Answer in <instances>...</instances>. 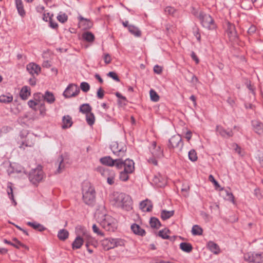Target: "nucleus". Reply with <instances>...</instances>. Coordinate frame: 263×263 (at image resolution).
<instances>
[{"label":"nucleus","mask_w":263,"mask_h":263,"mask_svg":"<svg viewBox=\"0 0 263 263\" xmlns=\"http://www.w3.org/2000/svg\"><path fill=\"white\" fill-rule=\"evenodd\" d=\"M82 199L87 205H92L96 200V192L94 187L87 182L84 184L82 188Z\"/></svg>","instance_id":"obj_1"},{"label":"nucleus","mask_w":263,"mask_h":263,"mask_svg":"<svg viewBox=\"0 0 263 263\" xmlns=\"http://www.w3.org/2000/svg\"><path fill=\"white\" fill-rule=\"evenodd\" d=\"M98 221L105 230L114 232L117 228V220L109 215H101L97 217Z\"/></svg>","instance_id":"obj_2"},{"label":"nucleus","mask_w":263,"mask_h":263,"mask_svg":"<svg viewBox=\"0 0 263 263\" xmlns=\"http://www.w3.org/2000/svg\"><path fill=\"white\" fill-rule=\"evenodd\" d=\"M115 199L118 206L127 211L132 209V201L129 195L123 193H117Z\"/></svg>","instance_id":"obj_3"},{"label":"nucleus","mask_w":263,"mask_h":263,"mask_svg":"<svg viewBox=\"0 0 263 263\" xmlns=\"http://www.w3.org/2000/svg\"><path fill=\"white\" fill-rule=\"evenodd\" d=\"M151 152L152 155V157L148 159L149 163H152L155 165H157V159L162 158L163 156V151L161 149L159 146H157L155 142H153L151 147Z\"/></svg>","instance_id":"obj_4"},{"label":"nucleus","mask_w":263,"mask_h":263,"mask_svg":"<svg viewBox=\"0 0 263 263\" xmlns=\"http://www.w3.org/2000/svg\"><path fill=\"white\" fill-rule=\"evenodd\" d=\"M102 245L105 250H109L118 246H124V241L120 238H108L102 241Z\"/></svg>","instance_id":"obj_5"},{"label":"nucleus","mask_w":263,"mask_h":263,"mask_svg":"<svg viewBox=\"0 0 263 263\" xmlns=\"http://www.w3.org/2000/svg\"><path fill=\"white\" fill-rule=\"evenodd\" d=\"M116 166L118 169L124 168V171L129 173H132L135 170L134 162L132 160L126 159L123 161L122 159L116 160Z\"/></svg>","instance_id":"obj_6"},{"label":"nucleus","mask_w":263,"mask_h":263,"mask_svg":"<svg viewBox=\"0 0 263 263\" xmlns=\"http://www.w3.org/2000/svg\"><path fill=\"white\" fill-rule=\"evenodd\" d=\"M198 17L202 24V25L204 28L209 29H213L215 28L216 25L214 23V21L210 15L204 13L203 12H200Z\"/></svg>","instance_id":"obj_7"},{"label":"nucleus","mask_w":263,"mask_h":263,"mask_svg":"<svg viewBox=\"0 0 263 263\" xmlns=\"http://www.w3.org/2000/svg\"><path fill=\"white\" fill-rule=\"evenodd\" d=\"M226 31L230 42L234 44H238L239 41L238 35L236 31L235 26L233 24L228 22Z\"/></svg>","instance_id":"obj_8"},{"label":"nucleus","mask_w":263,"mask_h":263,"mask_svg":"<svg viewBox=\"0 0 263 263\" xmlns=\"http://www.w3.org/2000/svg\"><path fill=\"white\" fill-rule=\"evenodd\" d=\"M43 177L44 174L41 166H38L36 168L32 170L29 174V180L34 184L40 182Z\"/></svg>","instance_id":"obj_9"},{"label":"nucleus","mask_w":263,"mask_h":263,"mask_svg":"<svg viewBox=\"0 0 263 263\" xmlns=\"http://www.w3.org/2000/svg\"><path fill=\"white\" fill-rule=\"evenodd\" d=\"M243 259L249 262L261 263L263 261V253L248 252L244 254Z\"/></svg>","instance_id":"obj_10"},{"label":"nucleus","mask_w":263,"mask_h":263,"mask_svg":"<svg viewBox=\"0 0 263 263\" xmlns=\"http://www.w3.org/2000/svg\"><path fill=\"white\" fill-rule=\"evenodd\" d=\"M79 92L80 90L78 86L73 84H71L68 85L64 91L63 95L65 98H68L78 95Z\"/></svg>","instance_id":"obj_11"},{"label":"nucleus","mask_w":263,"mask_h":263,"mask_svg":"<svg viewBox=\"0 0 263 263\" xmlns=\"http://www.w3.org/2000/svg\"><path fill=\"white\" fill-rule=\"evenodd\" d=\"M110 146L115 155L120 157H123L125 156V153L126 151V146H122L119 148V144L116 142H112Z\"/></svg>","instance_id":"obj_12"},{"label":"nucleus","mask_w":263,"mask_h":263,"mask_svg":"<svg viewBox=\"0 0 263 263\" xmlns=\"http://www.w3.org/2000/svg\"><path fill=\"white\" fill-rule=\"evenodd\" d=\"M216 131L218 135L223 138H229L233 136V132L232 129L226 130L220 125L216 126Z\"/></svg>","instance_id":"obj_13"},{"label":"nucleus","mask_w":263,"mask_h":263,"mask_svg":"<svg viewBox=\"0 0 263 263\" xmlns=\"http://www.w3.org/2000/svg\"><path fill=\"white\" fill-rule=\"evenodd\" d=\"M86 232L85 230L83 231V232ZM85 240L86 241V239L83 235V233H82V236L78 235L72 243V249L76 250L80 249L84 243Z\"/></svg>","instance_id":"obj_14"},{"label":"nucleus","mask_w":263,"mask_h":263,"mask_svg":"<svg viewBox=\"0 0 263 263\" xmlns=\"http://www.w3.org/2000/svg\"><path fill=\"white\" fill-rule=\"evenodd\" d=\"M27 70L32 76H37L41 71V67L34 63H30L27 65Z\"/></svg>","instance_id":"obj_15"},{"label":"nucleus","mask_w":263,"mask_h":263,"mask_svg":"<svg viewBox=\"0 0 263 263\" xmlns=\"http://www.w3.org/2000/svg\"><path fill=\"white\" fill-rule=\"evenodd\" d=\"M181 142V135H174L169 140V147L175 148L179 146V144Z\"/></svg>","instance_id":"obj_16"},{"label":"nucleus","mask_w":263,"mask_h":263,"mask_svg":"<svg viewBox=\"0 0 263 263\" xmlns=\"http://www.w3.org/2000/svg\"><path fill=\"white\" fill-rule=\"evenodd\" d=\"M140 206L143 212H150L152 210L153 204L150 200L146 199L141 202Z\"/></svg>","instance_id":"obj_17"},{"label":"nucleus","mask_w":263,"mask_h":263,"mask_svg":"<svg viewBox=\"0 0 263 263\" xmlns=\"http://www.w3.org/2000/svg\"><path fill=\"white\" fill-rule=\"evenodd\" d=\"M207 248L214 254H218L220 252L219 246L213 241H210L207 243Z\"/></svg>","instance_id":"obj_18"},{"label":"nucleus","mask_w":263,"mask_h":263,"mask_svg":"<svg viewBox=\"0 0 263 263\" xmlns=\"http://www.w3.org/2000/svg\"><path fill=\"white\" fill-rule=\"evenodd\" d=\"M118 160V159L113 160L110 157L106 156L101 158L100 162L103 164L109 166H112L114 165L116 166V164L117 163L116 160Z\"/></svg>","instance_id":"obj_19"},{"label":"nucleus","mask_w":263,"mask_h":263,"mask_svg":"<svg viewBox=\"0 0 263 263\" xmlns=\"http://www.w3.org/2000/svg\"><path fill=\"white\" fill-rule=\"evenodd\" d=\"M97 171L105 178L107 179L109 177L111 172H114L112 170L103 166H100L97 168Z\"/></svg>","instance_id":"obj_20"},{"label":"nucleus","mask_w":263,"mask_h":263,"mask_svg":"<svg viewBox=\"0 0 263 263\" xmlns=\"http://www.w3.org/2000/svg\"><path fill=\"white\" fill-rule=\"evenodd\" d=\"M131 229L133 232L136 235L143 236L145 234V230L136 223H134L131 226Z\"/></svg>","instance_id":"obj_21"},{"label":"nucleus","mask_w":263,"mask_h":263,"mask_svg":"<svg viewBox=\"0 0 263 263\" xmlns=\"http://www.w3.org/2000/svg\"><path fill=\"white\" fill-rule=\"evenodd\" d=\"M44 100L49 104H52L55 101V97L52 92L46 91L44 95H42Z\"/></svg>","instance_id":"obj_22"},{"label":"nucleus","mask_w":263,"mask_h":263,"mask_svg":"<svg viewBox=\"0 0 263 263\" xmlns=\"http://www.w3.org/2000/svg\"><path fill=\"white\" fill-rule=\"evenodd\" d=\"M63 125H62V128H67L68 127H70L72 124V121L71 118L67 115L63 117Z\"/></svg>","instance_id":"obj_23"},{"label":"nucleus","mask_w":263,"mask_h":263,"mask_svg":"<svg viewBox=\"0 0 263 263\" xmlns=\"http://www.w3.org/2000/svg\"><path fill=\"white\" fill-rule=\"evenodd\" d=\"M16 8L19 14L24 17L25 15V11L24 9L23 5L21 0H15Z\"/></svg>","instance_id":"obj_24"},{"label":"nucleus","mask_w":263,"mask_h":263,"mask_svg":"<svg viewBox=\"0 0 263 263\" xmlns=\"http://www.w3.org/2000/svg\"><path fill=\"white\" fill-rule=\"evenodd\" d=\"M254 130L259 135H263V124L259 122H256L254 124Z\"/></svg>","instance_id":"obj_25"},{"label":"nucleus","mask_w":263,"mask_h":263,"mask_svg":"<svg viewBox=\"0 0 263 263\" xmlns=\"http://www.w3.org/2000/svg\"><path fill=\"white\" fill-rule=\"evenodd\" d=\"M174 214V211L173 210L167 211L163 210L161 212V217L163 220H165L173 216Z\"/></svg>","instance_id":"obj_26"},{"label":"nucleus","mask_w":263,"mask_h":263,"mask_svg":"<svg viewBox=\"0 0 263 263\" xmlns=\"http://www.w3.org/2000/svg\"><path fill=\"white\" fill-rule=\"evenodd\" d=\"M27 224V225L32 227L34 229L40 232L43 231L45 230V228L43 226L36 222H28Z\"/></svg>","instance_id":"obj_27"},{"label":"nucleus","mask_w":263,"mask_h":263,"mask_svg":"<svg viewBox=\"0 0 263 263\" xmlns=\"http://www.w3.org/2000/svg\"><path fill=\"white\" fill-rule=\"evenodd\" d=\"M69 236V232L65 229L60 230L58 234V237L61 240H65Z\"/></svg>","instance_id":"obj_28"},{"label":"nucleus","mask_w":263,"mask_h":263,"mask_svg":"<svg viewBox=\"0 0 263 263\" xmlns=\"http://www.w3.org/2000/svg\"><path fill=\"white\" fill-rule=\"evenodd\" d=\"M30 95L28 87H23L20 92V97L23 100H26Z\"/></svg>","instance_id":"obj_29"},{"label":"nucleus","mask_w":263,"mask_h":263,"mask_svg":"<svg viewBox=\"0 0 263 263\" xmlns=\"http://www.w3.org/2000/svg\"><path fill=\"white\" fill-rule=\"evenodd\" d=\"M7 188H8L7 189V193L9 196V198L12 201V202L14 203V205H16V202L14 200V196L13 194V190H12L11 183L9 182L8 183Z\"/></svg>","instance_id":"obj_30"},{"label":"nucleus","mask_w":263,"mask_h":263,"mask_svg":"<svg viewBox=\"0 0 263 263\" xmlns=\"http://www.w3.org/2000/svg\"><path fill=\"white\" fill-rule=\"evenodd\" d=\"M202 233V229L198 225H194L192 227V233L193 235H201Z\"/></svg>","instance_id":"obj_31"},{"label":"nucleus","mask_w":263,"mask_h":263,"mask_svg":"<svg viewBox=\"0 0 263 263\" xmlns=\"http://www.w3.org/2000/svg\"><path fill=\"white\" fill-rule=\"evenodd\" d=\"M193 249V246L190 243L182 242V251L189 253L192 251Z\"/></svg>","instance_id":"obj_32"},{"label":"nucleus","mask_w":263,"mask_h":263,"mask_svg":"<svg viewBox=\"0 0 263 263\" xmlns=\"http://www.w3.org/2000/svg\"><path fill=\"white\" fill-rule=\"evenodd\" d=\"M128 30L129 31L135 35L136 36H140L141 35V32L139 30V29L133 26V25H129L128 26Z\"/></svg>","instance_id":"obj_33"},{"label":"nucleus","mask_w":263,"mask_h":263,"mask_svg":"<svg viewBox=\"0 0 263 263\" xmlns=\"http://www.w3.org/2000/svg\"><path fill=\"white\" fill-rule=\"evenodd\" d=\"M91 107L88 104H83L80 107V111L86 115L90 112Z\"/></svg>","instance_id":"obj_34"},{"label":"nucleus","mask_w":263,"mask_h":263,"mask_svg":"<svg viewBox=\"0 0 263 263\" xmlns=\"http://www.w3.org/2000/svg\"><path fill=\"white\" fill-rule=\"evenodd\" d=\"M82 37L83 39L89 42H93L95 39L93 34L90 32H84L82 35Z\"/></svg>","instance_id":"obj_35"},{"label":"nucleus","mask_w":263,"mask_h":263,"mask_svg":"<svg viewBox=\"0 0 263 263\" xmlns=\"http://www.w3.org/2000/svg\"><path fill=\"white\" fill-rule=\"evenodd\" d=\"M13 97L12 95L9 96H5V95H1L0 96V102L4 103H9L12 101Z\"/></svg>","instance_id":"obj_36"},{"label":"nucleus","mask_w":263,"mask_h":263,"mask_svg":"<svg viewBox=\"0 0 263 263\" xmlns=\"http://www.w3.org/2000/svg\"><path fill=\"white\" fill-rule=\"evenodd\" d=\"M86 119L88 124L91 126L94 124L95 117L94 115L90 112L86 115Z\"/></svg>","instance_id":"obj_37"},{"label":"nucleus","mask_w":263,"mask_h":263,"mask_svg":"<svg viewBox=\"0 0 263 263\" xmlns=\"http://www.w3.org/2000/svg\"><path fill=\"white\" fill-rule=\"evenodd\" d=\"M83 235L85 237V238L86 239V242L85 245L87 249V251L90 253H91L92 252V250L89 249V246L90 243V239H91V237L89 234H88L87 232H83Z\"/></svg>","instance_id":"obj_38"},{"label":"nucleus","mask_w":263,"mask_h":263,"mask_svg":"<svg viewBox=\"0 0 263 263\" xmlns=\"http://www.w3.org/2000/svg\"><path fill=\"white\" fill-rule=\"evenodd\" d=\"M149 223L151 227L154 228L158 229L160 226L159 220L155 217L151 218Z\"/></svg>","instance_id":"obj_39"},{"label":"nucleus","mask_w":263,"mask_h":263,"mask_svg":"<svg viewBox=\"0 0 263 263\" xmlns=\"http://www.w3.org/2000/svg\"><path fill=\"white\" fill-rule=\"evenodd\" d=\"M151 100L153 102H158L159 100V96L157 93L153 89H151L149 91Z\"/></svg>","instance_id":"obj_40"},{"label":"nucleus","mask_w":263,"mask_h":263,"mask_svg":"<svg viewBox=\"0 0 263 263\" xmlns=\"http://www.w3.org/2000/svg\"><path fill=\"white\" fill-rule=\"evenodd\" d=\"M188 156L189 159L192 161L194 162L197 159V153L194 149L191 150L189 152Z\"/></svg>","instance_id":"obj_41"},{"label":"nucleus","mask_w":263,"mask_h":263,"mask_svg":"<svg viewBox=\"0 0 263 263\" xmlns=\"http://www.w3.org/2000/svg\"><path fill=\"white\" fill-rule=\"evenodd\" d=\"M129 173L125 172V171H121L120 173L119 178L123 181H126L129 179L128 175Z\"/></svg>","instance_id":"obj_42"},{"label":"nucleus","mask_w":263,"mask_h":263,"mask_svg":"<svg viewBox=\"0 0 263 263\" xmlns=\"http://www.w3.org/2000/svg\"><path fill=\"white\" fill-rule=\"evenodd\" d=\"M58 161H59V164L57 172L58 173H61L65 168V165L63 162V159L62 156L59 158Z\"/></svg>","instance_id":"obj_43"},{"label":"nucleus","mask_w":263,"mask_h":263,"mask_svg":"<svg viewBox=\"0 0 263 263\" xmlns=\"http://www.w3.org/2000/svg\"><path fill=\"white\" fill-rule=\"evenodd\" d=\"M224 192L226 194V198L227 199V200H229L231 201L232 203H234V197L233 194L227 190H224Z\"/></svg>","instance_id":"obj_44"},{"label":"nucleus","mask_w":263,"mask_h":263,"mask_svg":"<svg viewBox=\"0 0 263 263\" xmlns=\"http://www.w3.org/2000/svg\"><path fill=\"white\" fill-rule=\"evenodd\" d=\"M68 18L67 15L65 13H60L58 16L57 19L58 20L63 23L67 21Z\"/></svg>","instance_id":"obj_45"},{"label":"nucleus","mask_w":263,"mask_h":263,"mask_svg":"<svg viewBox=\"0 0 263 263\" xmlns=\"http://www.w3.org/2000/svg\"><path fill=\"white\" fill-rule=\"evenodd\" d=\"M80 88L82 91L86 92L90 89V86L88 83L83 82L81 83Z\"/></svg>","instance_id":"obj_46"},{"label":"nucleus","mask_w":263,"mask_h":263,"mask_svg":"<svg viewBox=\"0 0 263 263\" xmlns=\"http://www.w3.org/2000/svg\"><path fill=\"white\" fill-rule=\"evenodd\" d=\"M92 231L93 232L97 234L98 235L103 236L104 235V234L103 232H102L99 228L97 226L96 224H93L92 226Z\"/></svg>","instance_id":"obj_47"},{"label":"nucleus","mask_w":263,"mask_h":263,"mask_svg":"<svg viewBox=\"0 0 263 263\" xmlns=\"http://www.w3.org/2000/svg\"><path fill=\"white\" fill-rule=\"evenodd\" d=\"M115 172H111V174H110L109 177L107 179V182L109 185H112L115 182Z\"/></svg>","instance_id":"obj_48"},{"label":"nucleus","mask_w":263,"mask_h":263,"mask_svg":"<svg viewBox=\"0 0 263 263\" xmlns=\"http://www.w3.org/2000/svg\"><path fill=\"white\" fill-rule=\"evenodd\" d=\"M168 232V230H161L159 232V236L163 239H167L169 237L167 233Z\"/></svg>","instance_id":"obj_49"},{"label":"nucleus","mask_w":263,"mask_h":263,"mask_svg":"<svg viewBox=\"0 0 263 263\" xmlns=\"http://www.w3.org/2000/svg\"><path fill=\"white\" fill-rule=\"evenodd\" d=\"M12 240L15 242L14 243L17 245L19 247V248L20 247H23L27 250L29 249V248L27 246L21 242L16 238H13Z\"/></svg>","instance_id":"obj_50"},{"label":"nucleus","mask_w":263,"mask_h":263,"mask_svg":"<svg viewBox=\"0 0 263 263\" xmlns=\"http://www.w3.org/2000/svg\"><path fill=\"white\" fill-rule=\"evenodd\" d=\"M104 62L106 64H108L111 62V58L109 54L104 53L103 57Z\"/></svg>","instance_id":"obj_51"},{"label":"nucleus","mask_w":263,"mask_h":263,"mask_svg":"<svg viewBox=\"0 0 263 263\" xmlns=\"http://www.w3.org/2000/svg\"><path fill=\"white\" fill-rule=\"evenodd\" d=\"M164 11L165 13L171 15H174L176 11L175 9L172 7H166Z\"/></svg>","instance_id":"obj_52"},{"label":"nucleus","mask_w":263,"mask_h":263,"mask_svg":"<svg viewBox=\"0 0 263 263\" xmlns=\"http://www.w3.org/2000/svg\"><path fill=\"white\" fill-rule=\"evenodd\" d=\"M107 76L108 77L111 78L112 79H113L114 80L116 81L117 82L120 81V79H119V77H118V76L115 72L110 71L107 74Z\"/></svg>","instance_id":"obj_53"},{"label":"nucleus","mask_w":263,"mask_h":263,"mask_svg":"<svg viewBox=\"0 0 263 263\" xmlns=\"http://www.w3.org/2000/svg\"><path fill=\"white\" fill-rule=\"evenodd\" d=\"M209 180L211 182H213L215 185V186L217 188L219 187V184L218 182L215 179L214 176L212 175H210L209 176Z\"/></svg>","instance_id":"obj_54"},{"label":"nucleus","mask_w":263,"mask_h":263,"mask_svg":"<svg viewBox=\"0 0 263 263\" xmlns=\"http://www.w3.org/2000/svg\"><path fill=\"white\" fill-rule=\"evenodd\" d=\"M256 31V27L254 25H251L248 30V33L250 35H252Z\"/></svg>","instance_id":"obj_55"},{"label":"nucleus","mask_w":263,"mask_h":263,"mask_svg":"<svg viewBox=\"0 0 263 263\" xmlns=\"http://www.w3.org/2000/svg\"><path fill=\"white\" fill-rule=\"evenodd\" d=\"M49 24L52 28L55 29L58 27V24L52 21L51 17H49Z\"/></svg>","instance_id":"obj_56"},{"label":"nucleus","mask_w":263,"mask_h":263,"mask_svg":"<svg viewBox=\"0 0 263 263\" xmlns=\"http://www.w3.org/2000/svg\"><path fill=\"white\" fill-rule=\"evenodd\" d=\"M194 35L195 36L196 38L197 39V40L200 42V39H201V36H200V34L199 33V30L197 28H196L195 29H194Z\"/></svg>","instance_id":"obj_57"},{"label":"nucleus","mask_w":263,"mask_h":263,"mask_svg":"<svg viewBox=\"0 0 263 263\" xmlns=\"http://www.w3.org/2000/svg\"><path fill=\"white\" fill-rule=\"evenodd\" d=\"M162 68L161 67L158 65H155L154 67V71L155 73L157 74H160L162 72Z\"/></svg>","instance_id":"obj_58"},{"label":"nucleus","mask_w":263,"mask_h":263,"mask_svg":"<svg viewBox=\"0 0 263 263\" xmlns=\"http://www.w3.org/2000/svg\"><path fill=\"white\" fill-rule=\"evenodd\" d=\"M97 96L99 99H102L104 97V90L100 88L97 91Z\"/></svg>","instance_id":"obj_59"},{"label":"nucleus","mask_w":263,"mask_h":263,"mask_svg":"<svg viewBox=\"0 0 263 263\" xmlns=\"http://www.w3.org/2000/svg\"><path fill=\"white\" fill-rule=\"evenodd\" d=\"M79 19H80V21H85L87 23V27L90 28V27H91L92 23L89 21H88L87 19L84 18V17H83L81 16H80L79 17Z\"/></svg>","instance_id":"obj_60"},{"label":"nucleus","mask_w":263,"mask_h":263,"mask_svg":"<svg viewBox=\"0 0 263 263\" xmlns=\"http://www.w3.org/2000/svg\"><path fill=\"white\" fill-rule=\"evenodd\" d=\"M191 57L193 60H194L196 64H198L199 62V60L198 58L197 55L194 52H192L191 53Z\"/></svg>","instance_id":"obj_61"},{"label":"nucleus","mask_w":263,"mask_h":263,"mask_svg":"<svg viewBox=\"0 0 263 263\" xmlns=\"http://www.w3.org/2000/svg\"><path fill=\"white\" fill-rule=\"evenodd\" d=\"M28 104L30 107L33 108L37 105V103L33 100H30L28 101Z\"/></svg>","instance_id":"obj_62"},{"label":"nucleus","mask_w":263,"mask_h":263,"mask_svg":"<svg viewBox=\"0 0 263 263\" xmlns=\"http://www.w3.org/2000/svg\"><path fill=\"white\" fill-rule=\"evenodd\" d=\"M3 241H4V242L5 243H7V244L10 245H11V246H13L14 247L16 248V249H19V247H18L17 245H16L14 244V243H13V242H11V241H8V240H7V239H4V240H3Z\"/></svg>","instance_id":"obj_63"},{"label":"nucleus","mask_w":263,"mask_h":263,"mask_svg":"<svg viewBox=\"0 0 263 263\" xmlns=\"http://www.w3.org/2000/svg\"><path fill=\"white\" fill-rule=\"evenodd\" d=\"M192 137V133L191 131H187L185 134V138L189 141Z\"/></svg>","instance_id":"obj_64"}]
</instances>
